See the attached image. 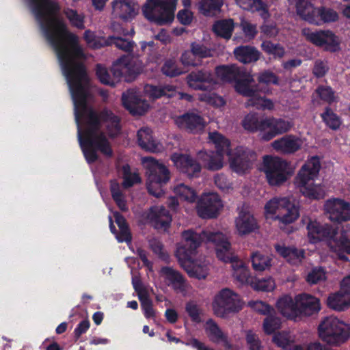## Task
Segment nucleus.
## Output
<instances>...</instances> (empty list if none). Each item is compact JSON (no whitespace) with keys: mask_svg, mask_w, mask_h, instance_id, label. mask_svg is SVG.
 <instances>
[{"mask_svg":"<svg viewBox=\"0 0 350 350\" xmlns=\"http://www.w3.org/2000/svg\"><path fill=\"white\" fill-rule=\"evenodd\" d=\"M267 118H263L257 113H250L243 120V126L251 132L266 131Z\"/></svg>","mask_w":350,"mask_h":350,"instance_id":"obj_35","label":"nucleus"},{"mask_svg":"<svg viewBox=\"0 0 350 350\" xmlns=\"http://www.w3.org/2000/svg\"><path fill=\"white\" fill-rule=\"evenodd\" d=\"M298 302L297 317L311 316L321 310L319 300L308 294L303 293L297 295Z\"/></svg>","mask_w":350,"mask_h":350,"instance_id":"obj_27","label":"nucleus"},{"mask_svg":"<svg viewBox=\"0 0 350 350\" xmlns=\"http://www.w3.org/2000/svg\"><path fill=\"white\" fill-rule=\"evenodd\" d=\"M293 122L283 118H267L266 130L263 133L262 139L269 141L277 135L288 132L293 126Z\"/></svg>","mask_w":350,"mask_h":350,"instance_id":"obj_22","label":"nucleus"},{"mask_svg":"<svg viewBox=\"0 0 350 350\" xmlns=\"http://www.w3.org/2000/svg\"><path fill=\"white\" fill-rule=\"evenodd\" d=\"M325 279L326 271L323 267H313L308 273L306 278L308 282L312 284L325 281Z\"/></svg>","mask_w":350,"mask_h":350,"instance_id":"obj_55","label":"nucleus"},{"mask_svg":"<svg viewBox=\"0 0 350 350\" xmlns=\"http://www.w3.org/2000/svg\"><path fill=\"white\" fill-rule=\"evenodd\" d=\"M138 145L144 150L156 152L159 151L158 144L152 135L149 128H142L137 133Z\"/></svg>","mask_w":350,"mask_h":350,"instance_id":"obj_34","label":"nucleus"},{"mask_svg":"<svg viewBox=\"0 0 350 350\" xmlns=\"http://www.w3.org/2000/svg\"><path fill=\"white\" fill-rule=\"evenodd\" d=\"M280 318L273 315L272 314L267 316V317L264 319L262 325L263 331L267 335L275 333L276 330L280 328Z\"/></svg>","mask_w":350,"mask_h":350,"instance_id":"obj_50","label":"nucleus"},{"mask_svg":"<svg viewBox=\"0 0 350 350\" xmlns=\"http://www.w3.org/2000/svg\"><path fill=\"white\" fill-rule=\"evenodd\" d=\"M185 310L193 322L200 323L202 321L198 306L193 302H188L185 306Z\"/></svg>","mask_w":350,"mask_h":350,"instance_id":"obj_62","label":"nucleus"},{"mask_svg":"<svg viewBox=\"0 0 350 350\" xmlns=\"http://www.w3.org/2000/svg\"><path fill=\"white\" fill-rule=\"evenodd\" d=\"M262 51L274 59H280L285 55V49L280 43H273L270 40H264L260 44Z\"/></svg>","mask_w":350,"mask_h":350,"instance_id":"obj_45","label":"nucleus"},{"mask_svg":"<svg viewBox=\"0 0 350 350\" xmlns=\"http://www.w3.org/2000/svg\"><path fill=\"white\" fill-rule=\"evenodd\" d=\"M253 76L244 68L234 81V89L240 95L245 97H253L257 92V85H253Z\"/></svg>","mask_w":350,"mask_h":350,"instance_id":"obj_25","label":"nucleus"},{"mask_svg":"<svg viewBox=\"0 0 350 350\" xmlns=\"http://www.w3.org/2000/svg\"><path fill=\"white\" fill-rule=\"evenodd\" d=\"M234 55L240 62L250 64L260 59V52L253 46L241 45L234 49Z\"/></svg>","mask_w":350,"mask_h":350,"instance_id":"obj_31","label":"nucleus"},{"mask_svg":"<svg viewBox=\"0 0 350 350\" xmlns=\"http://www.w3.org/2000/svg\"><path fill=\"white\" fill-rule=\"evenodd\" d=\"M329 69L327 62L317 60L312 69V73L316 77L321 78L327 74Z\"/></svg>","mask_w":350,"mask_h":350,"instance_id":"obj_64","label":"nucleus"},{"mask_svg":"<svg viewBox=\"0 0 350 350\" xmlns=\"http://www.w3.org/2000/svg\"><path fill=\"white\" fill-rule=\"evenodd\" d=\"M64 14L72 26L80 29L85 28L84 17L83 15L79 14L77 10L67 8L64 10Z\"/></svg>","mask_w":350,"mask_h":350,"instance_id":"obj_52","label":"nucleus"},{"mask_svg":"<svg viewBox=\"0 0 350 350\" xmlns=\"http://www.w3.org/2000/svg\"><path fill=\"white\" fill-rule=\"evenodd\" d=\"M275 249L277 253L293 264L297 261L300 262L304 258V250H298L295 247H286L276 244Z\"/></svg>","mask_w":350,"mask_h":350,"instance_id":"obj_38","label":"nucleus"},{"mask_svg":"<svg viewBox=\"0 0 350 350\" xmlns=\"http://www.w3.org/2000/svg\"><path fill=\"white\" fill-rule=\"evenodd\" d=\"M257 80L258 83L266 85H279V77L269 70H265L259 72Z\"/></svg>","mask_w":350,"mask_h":350,"instance_id":"obj_57","label":"nucleus"},{"mask_svg":"<svg viewBox=\"0 0 350 350\" xmlns=\"http://www.w3.org/2000/svg\"><path fill=\"white\" fill-rule=\"evenodd\" d=\"M250 258L252 267L256 271L268 270L272 266V258L260 252H253Z\"/></svg>","mask_w":350,"mask_h":350,"instance_id":"obj_42","label":"nucleus"},{"mask_svg":"<svg viewBox=\"0 0 350 350\" xmlns=\"http://www.w3.org/2000/svg\"><path fill=\"white\" fill-rule=\"evenodd\" d=\"M174 192L180 199L189 202H194L198 197L194 189L184 184L175 187Z\"/></svg>","mask_w":350,"mask_h":350,"instance_id":"obj_48","label":"nucleus"},{"mask_svg":"<svg viewBox=\"0 0 350 350\" xmlns=\"http://www.w3.org/2000/svg\"><path fill=\"white\" fill-rule=\"evenodd\" d=\"M110 192L112 199L118 207L123 212L129 210L124 195L120 189V185L116 180H110Z\"/></svg>","mask_w":350,"mask_h":350,"instance_id":"obj_44","label":"nucleus"},{"mask_svg":"<svg viewBox=\"0 0 350 350\" xmlns=\"http://www.w3.org/2000/svg\"><path fill=\"white\" fill-rule=\"evenodd\" d=\"M148 286H133L141 304L144 315L146 319H154L156 312L153 308V304L149 297Z\"/></svg>","mask_w":350,"mask_h":350,"instance_id":"obj_30","label":"nucleus"},{"mask_svg":"<svg viewBox=\"0 0 350 350\" xmlns=\"http://www.w3.org/2000/svg\"><path fill=\"white\" fill-rule=\"evenodd\" d=\"M321 168V163L317 156L312 157L301 167L295 177V184L302 194L310 199L319 200L323 197L321 189L314 185V179L317 177Z\"/></svg>","mask_w":350,"mask_h":350,"instance_id":"obj_4","label":"nucleus"},{"mask_svg":"<svg viewBox=\"0 0 350 350\" xmlns=\"http://www.w3.org/2000/svg\"><path fill=\"white\" fill-rule=\"evenodd\" d=\"M48 42L55 51L74 103L75 119L78 125V138L84 157L89 164L96 162L100 151L103 154L111 157L113 150L110 142L103 132H99L97 116L91 113L83 130L80 126V119L87 111L88 82L85 65L76 59L84 56L79 44L78 37L70 32L66 25L55 18H36Z\"/></svg>","mask_w":350,"mask_h":350,"instance_id":"obj_1","label":"nucleus"},{"mask_svg":"<svg viewBox=\"0 0 350 350\" xmlns=\"http://www.w3.org/2000/svg\"><path fill=\"white\" fill-rule=\"evenodd\" d=\"M123 174L122 186L124 188L131 187L134 184L140 182L139 176L136 173H131V167L129 164H125L122 167Z\"/></svg>","mask_w":350,"mask_h":350,"instance_id":"obj_49","label":"nucleus"},{"mask_svg":"<svg viewBox=\"0 0 350 350\" xmlns=\"http://www.w3.org/2000/svg\"><path fill=\"white\" fill-rule=\"evenodd\" d=\"M143 161L146 169L148 192L156 198H161L165 193L163 185L170 179V170L152 157H144Z\"/></svg>","mask_w":350,"mask_h":350,"instance_id":"obj_6","label":"nucleus"},{"mask_svg":"<svg viewBox=\"0 0 350 350\" xmlns=\"http://www.w3.org/2000/svg\"><path fill=\"white\" fill-rule=\"evenodd\" d=\"M328 218L334 222L350 220V203L339 198L327 200L324 205Z\"/></svg>","mask_w":350,"mask_h":350,"instance_id":"obj_15","label":"nucleus"},{"mask_svg":"<svg viewBox=\"0 0 350 350\" xmlns=\"http://www.w3.org/2000/svg\"><path fill=\"white\" fill-rule=\"evenodd\" d=\"M151 225L157 230H166L170 226L172 218L168 209L165 207H152L148 213Z\"/></svg>","mask_w":350,"mask_h":350,"instance_id":"obj_24","label":"nucleus"},{"mask_svg":"<svg viewBox=\"0 0 350 350\" xmlns=\"http://www.w3.org/2000/svg\"><path fill=\"white\" fill-rule=\"evenodd\" d=\"M206 332L210 339L214 343L222 342L224 347H229L228 336L224 334L216 322L209 319L206 322Z\"/></svg>","mask_w":350,"mask_h":350,"instance_id":"obj_33","label":"nucleus"},{"mask_svg":"<svg viewBox=\"0 0 350 350\" xmlns=\"http://www.w3.org/2000/svg\"><path fill=\"white\" fill-rule=\"evenodd\" d=\"M235 226L239 235L244 236L259 228L256 219L249 211L241 210L235 219Z\"/></svg>","mask_w":350,"mask_h":350,"instance_id":"obj_26","label":"nucleus"},{"mask_svg":"<svg viewBox=\"0 0 350 350\" xmlns=\"http://www.w3.org/2000/svg\"><path fill=\"white\" fill-rule=\"evenodd\" d=\"M214 314L221 318L231 312H238L242 309L243 303L239 295L229 288L221 290L213 301Z\"/></svg>","mask_w":350,"mask_h":350,"instance_id":"obj_11","label":"nucleus"},{"mask_svg":"<svg viewBox=\"0 0 350 350\" xmlns=\"http://www.w3.org/2000/svg\"><path fill=\"white\" fill-rule=\"evenodd\" d=\"M263 167L267 183L271 186L282 185L291 176L288 163L278 157L264 156Z\"/></svg>","mask_w":350,"mask_h":350,"instance_id":"obj_9","label":"nucleus"},{"mask_svg":"<svg viewBox=\"0 0 350 350\" xmlns=\"http://www.w3.org/2000/svg\"><path fill=\"white\" fill-rule=\"evenodd\" d=\"M250 305L254 308V310L261 314L268 316L274 312V309L271 306L261 301L250 302Z\"/></svg>","mask_w":350,"mask_h":350,"instance_id":"obj_63","label":"nucleus"},{"mask_svg":"<svg viewBox=\"0 0 350 350\" xmlns=\"http://www.w3.org/2000/svg\"><path fill=\"white\" fill-rule=\"evenodd\" d=\"M175 122L178 128L193 134L202 131L206 126L204 118L193 111L186 112L178 116Z\"/></svg>","mask_w":350,"mask_h":350,"instance_id":"obj_18","label":"nucleus"},{"mask_svg":"<svg viewBox=\"0 0 350 350\" xmlns=\"http://www.w3.org/2000/svg\"><path fill=\"white\" fill-rule=\"evenodd\" d=\"M246 345L249 350H263L258 335L249 330L245 336Z\"/></svg>","mask_w":350,"mask_h":350,"instance_id":"obj_58","label":"nucleus"},{"mask_svg":"<svg viewBox=\"0 0 350 350\" xmlns=\"http://www.w3.org/2000/svg\"><path fill=\"white\" fill-rule=\"evenodd\" d=\"M234 28L232 18L218 20L213 25V31L219 37L230 39Z\"/></svg>","mask_w":350,"mask_h":350,"instance_id":"obj_40","label":"nucleus"},{"mask_svg":"<svg viewBox=\"0 0 350 350\" xmlns=\"http://www.w3.org/2000/svg\"><path fill=\"white\" fill-rule=\"evenodd\" d=\"M224 5L223 0H199V12L206 16H215L219 14Z\"/></svg>","mask_w":350,"mask_h":350,"instance_id":"obj_39","label":"nucleus"},{"mask_svg":"<svg viewBox=\"0 0 350 350\" xmlns=\"http://www.w3.org/2000/svg\"><path fill=\"white\" fill-rule=\"evenodd\" d=\"M229 156L231 169L240 174L251 168L253 162L256 159V152L244 146L237 147Z\"/></svg>","mask_w":350,"mask_h":350,"instance_id":"obj_14","label":"nucleus"},{"mask_svg":"<svg viewBox=\"0 0 350 350\" xmlns=\"http://www.w3.org/2000/svg\"><path fill=\"white\" fill-rule=\"evenodd\" d=\"M162 72L168 77H174L183 73L180 68H178L177 65L172 60H167L161 68Z\"/></svg>","mask_w":350,"mask_h":350,"instance_id":"obj_60","label":"nucleus"},{"mask_svg":"<svg viewBox=\"0 0 350 350\" xmlns=\"http://www.w3.org/2000/svg\"><path fill=\"white\" fill-rule=\"evenodd\" d=\"M302 33L306 39L323 51L334 53L340 51L341 40L338 36L329 29L314 30L304 28Z\"/></svg>","mask_w":350,"mask_h":350,"instance_id":"obj_10","label":"nucleus"},{"mask_svg":"<svg viewBox=\"0 0 350 350\" xmlns=\"http://www.w3.org/2000/svg\"><path fill=\"white\" fill-rule=\"evenodd\" d=\"M188 85L195 90L208 91L215 83L211 70L206 68L191 71L187 76Z\"/></svg>","mask_w":350,"mask_h":350,"instance_id":"obj_16","label":"nucleus"},{"mask_svg":"<svg viewBox=\"0 0 350 350\" xmlns=\"http://www.w3.org/2000/svg\"><path fill=\"white\" fill-rule=\"evenodd\" d=\"M182 238L183 242L177 247L176 256L181 266L190 268L187 272L191 276L198 279H204L207 276V265H198L195 257L202 242L213 243L215 246L217 257L224 262L231 263L232 275L240 284H259L251 277L248 267L232 254L231 244L222 232L205 230L197 233L192 230H187L182 232Z\"/></svg>","mask_w":350,"mask_h":350,"instance_id":"obj_2","label":"nucleus"},{"mask_svg":"<svg viewBox=\"0 0 350 350\" xmlns=\"http://www.w3.org/2000/svg\"><path fill=\"white\" fill-rule=\"evenodd\" d=\"M278 311L288 319H293L297 317L298 302L297 297L295 301L290 295H284L280 298L276 303Z\"/></svg>","mask_w":350,"mask_h":350,"instance_id":"obj_32","label":"nucleus"},{"mask_svg":"<svg viewBox=\"0 0 350 350\" xmlns=\"http://www.w3.org/2000/svg\"><path fill=\"white\" fill-rule=\"evenodd\" d=\"M160 275L171 284H184L185 279L183 275L177 270L170 267H163Z\"/></svg>","mask_w":350,"mask_h":350,"instance_id":"obj_46","label":"nucleus"},{"mask_svg":"<svg viewBox=\"0 0 350 350\" xmlns=\"http://www.w3.org/2000/svg\"><path fill=\"white\" fill-rule=\"evenodd\" d=\"M109 40H111L110 44H114L118 49H121L125 52H132L134 47V42L129 41L126 39L121 37L110 36Z\"/></svg>","mask_w":350,"mask_h":350,"instance_id":"obj_56","label":"nucleus"},{"mask_svg":"<svg viewBox=\"0 0 350 350\" xmlns=\"http://www.w3.org/2000/svg\"><path fill=\"white\" fill-rule=\"evenodd\" d=\"M206 161L205 165L208 170L217 171L223 167L224 157L212 152L211 154H206Z\"/></svg>","mask_w":350,"mask_h":350,"instance_id":"obj_54","label":"nucleus"},{"mask_svg":"<svg viewBox=\"0 0 350 350\" xmlns=\"http://www.w3.org/2000/svg\"><path fill=\"white\" fill-rule=\"evenodd\" d=\"M223 204L219 196L215 193H204L197 202L196 211L202 219L216 218Z\"/></svg>","mask_w":350,"mask_h":350,"instance_id":"obj_13","label":"nucleus"},{"mask_svg":"<svg viewBox=\"0 0 350 350\" xmlns=\"http://www.w3.org/2000/svg\"><path fill=\"white\" fill-rule=\"evenodd\" d=\"M315 92L322 100L329 105L336 100L335 92L330 86L319 85Z\"/></svg>","mask_w":350,"mask_h":350,"instance_id":"obj_51","label":"nucleus"},{"mask_svg":"<svg viewBox=\"0 0 350 350\" xmlns=\"http://www.w3.org/2000/svg\"><path fill=\"white\" fill-rule=\"evenodd\" d=\"M122 105L132 115H144L149 109V104L143 100L134 90H128L122 94Z\"/></svg>","mask_w":350,"mask_h":350,"instance_id":"obj_20","label":"nucleus"},{"mask_svg":"<svg viewBox=\"0 0 350 350\" xmlns=\"http://www.w3.org/2000/svg\"><path fill=\"white\" fill-rule=\"evenodd\" d=\"M339 291L331 293L327 298L329 308L341 312L350 308V286H340Z\"/></svg>","mask_w":350,"mask_h":350,"instance_id":"obj_23","label":"nucleus"},{"mask_svg":"<svg viewBox=\"0 0 350 350\" xmlns=\"http://www.w3.org/2000/svg\"><path fill=\"white\" fill-rule=\"evenodd\" d=\"M111 6L113 16L124 21L134 18L139 10V5L134 0H114Z\"/></svg>","mask_w":350,"mask_h":350,"instance_id":"obj_21","label":"nucleus"},{"mask_svg":"<svg viewBox=\"0 0 350 350\" xmlns=\"http://www.w3.org/2000/svg\"><path fill=\"white\" fill-rule=\"evenodd\" d=\"M180 62L184 66H197L200 64V62L192 53V51H185L180 57Z\"/></svg>","mask_w":350,"mask_h":350,"instance_id":"obj_61","label":"nucleus"},{"mask_svg":"<svg viewBox=\"0 0 350 350\" xmlns=\"http://www.w3.org/2000/svg\"><path fill=\"white\" fill-rule=\"evenodd\" d=\"M315 0H295L297 14L303 20L315 25L336 22L338 14L334 10L321 6L315 8L313 1Z\"/></svg>","mask_w":350,"mask_h":350,"instance_id":"obj_5","label":"nucleus"},{"mask_svg":"<svg viewBox=\"0 0 350 350\" xmlns=\"http://www.w3.org/2000/svg\"><path fill=\"white\" fill-rule=\"evenodd\" d=\"M286 198H274L270 200L265 206V212L272 215L277 213V212L280 213L281 208L284 203H286Z\"/></svg>","mask_w":350,"mask_h":350,"instance_id":"obj_59","label":"nucleus"},{"mask_svg":"<svg viewBox=\"0 0 350 350\" xmlns=\"http://www.w3.org/2000/svg\"><path fill=\"white\" fill-rule=\"evenodd\" d=\"M319 336L327 343L338 345L350 337V324L345 323L337 317H325L318 327Z\"/></svg>","mask_w":350,"mask_h":350,"instance_id":"obj_8","label":"nucleus"},{"mask_svg":"<svg viewBox=\"0 0 350 350\" xmlns=\"http://www.w3.org/2000/svg\"><path fill=\"white\" fill-rule=\"evenodd\" d=\"M91 113H94L97 116L99 124V129L101 127V122H103L107 123V129L108 131L109 136L113 137L120 134L121 131L120 119L112 111L107 109H103V111H100V113H98L94 110L92 109H88L87 108V111L84 113V115L86 113L85 126L87 125V122L89 120V116L91 114Z\"/></svg>","mask_w":350,"mask_h":350,"instance_id":"obj_19","label":"nucleus"},{"mask_svg":"<svg viewBox=\"0 0 350 350\" xmlns=\"http://www.w3.org/2000/svg\"><path fill=\"white\" fill-rule=\"evenodd\" d=\"M178 0H147L142 8L144 17L158 25L173 22Z\"/></svg>","mask_w":350,"mask_h":350,"instance_id":"obj_7","label":"nucleus"},{"mask_svg":"<svg viewBox=\"0 0 350 350\" xmlns=\"http://www.w3.org/2000/svg\"><path fill=\"white\" fill-rule=\"evenodd\" d=\"M320 116L325 124L333 131L338 130L342 124L340 117L329 106L325 107Z\"/></svg>","mask_w":350,"mask_h":350,"instance_id":"obj_43","label":"nucleus"},{"mask_svg":"<svg viewBox=\"0 0 350 350\" xmlns=\"http://www.w3.org/2000/svg\"><path fill=\"white\" fill-rule=\"evenodd\" d=\"M190 49L199 61L200 59L212 56L211 50L200 42H191Z\"/></svg>","mask_w":350,"mask_h":350,"instance_id":"obj_53","label":"nucleus"},{"mask_svg":"<svg viewBox=\"0 0 350 350\" xmlns=\"http://www.w3.org/2000/svg\"><path fill=\"white\" fill-rule=\"evenodd\" d=\"M131 66V57L122 55L114 63L111 72V77L107 69L101 64H97L96 67V75L103 84L115 87L118 81L123 75L124 70L129 69Z\"/></svg>","mask_w":350,"mask_h":350,"instance_id":"obj_12","label":"nucleus"},{"mask_svg":"<svg viewBox=\"0 0 350 350\" xmlns=\"http://www.w3.org/2000/svg\"><path fill=\"white\" fill-rule=\"evenodd\" d=\"M308 237L311 243H317L323 241H333L338 247V258L347 261L348 258L343 252L350 254V239L349 232L342 230L338 239V228L328 224H322L314 220H310L306 226Z\"/></svg>","mask_w":350,"mask_h":350,"instance_id":"obj_3","label":"nucleus"},{"mask_svg":"<svg viewBox=\"0 0 350 350\" xmlns=\"http://www.w3.org/2000/svg\"><path fill=\"white\" fill-rule=\"evenodd\" d=\"M237 3L243 10L254 12L262 11L267 13L265 3L262 0H235Z\"/></svg>","mask_w":350,"mask_h":350,"instance_id":"obj_47","label":"nucleus"},{"mask_svg":"<svg viewBox=\"0 0 350 350\" xmlns=\"http://www.w3.org/2000/svg\"><path fill=\"white\" fill-rule=\"evenodd\" d=\"M243 69V67H239L234 64L220 65L215 68V72L217 77L221 81L234 82Z\"/></svg>","mask_w":350,"mask_h":350,"instance_id":"obj_36","label":"nucleus"},{"mask_svg":"<svg viewBox=\"0 0 350 350\" xmlns=\"http://www.w3.org/2000/svg\"><path fill=\"white\" fill-rule=\"evenodd\" d=\"M146 95L152 100L161 97L173 98L176 96L177 90L172 85H154L146 84L144 86Z\"/></svg>","mask_w":350,"mask_h":350,"instance_id":"obj_29","label":"nucleus"},{"mask_svg":"<svg viewBox=\"0 0 350 350\" xmlns=\"http://www.w3.org/2000/svg\"><path fill=\"white\" fill-rule=\"evenodd\" d=\"M171 160L180 173L190 178L198 177L201 172L200 163L189 154L174 153Z\"/></svg>","mask_w":350,"mask_h":350,"instance_id":"obj_17","label":"nucleus"},{"mask_svg":"<svg viewBox=\"0 0 350 350\" xmlns=\"http://www.w3.org/2000/svg\"><path fill=\"white\" fill-rule=\"evenodd\" d=\"M209 137L215 146V153L222 157L230 155V142L227 138L218 132L211 133Z\"/></svg>","mask_w":350,"mask_h":350,"instance_id":"obj_41","label":"nucleus"},{"mask_svg":"<svg viewBox=\"0 0 350 350\" xmlns=\"http://www.w3.org/2000/svg\"><path fill=\"white\" fill-rule=\"evenodd\" d=\"M286 203L282 206L277 217L282 223L288 224L294 222L299 217V213L298 207L288 198H286Z\"/></svg>","mask_w":350,"mask_h":350,"instance_id":"obj_37","label":"nucleus"},{"mask_svg":"<svg viewBox=\"0 0 350 350\" xmlns=\"http://www.w3.org/2000/svg\"><path fill=\"white\" fill-rule=\"evenodd\" d=\"M301 140L293 135H285L272 143L274 150L284 154H293L301 148Z\"/></svg>","mask_w":350,"mask_h":350,"instance_id":"obj_28","label":"nucleus"}]
</instances>
